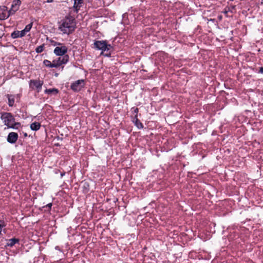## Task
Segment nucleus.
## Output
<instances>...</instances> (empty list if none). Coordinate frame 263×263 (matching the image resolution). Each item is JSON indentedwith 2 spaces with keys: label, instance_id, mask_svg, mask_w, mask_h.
<instances>
[{
  "label": "nucleus",
  "instance_id": "f257e3e1",
  "mask_svg": "<svg viewBox=\"0 0 263 263\" xmlns=\"http://www.w3.org/2000/svg\"><path fill=\"white\" fill-rule=\"evenodd\" d=\"M76 28V20L72 16L66 17L59 23V30L63 34H69L74 31Z\"/></svg>",
  "mask_w": 263,
  "mask_h": 263
},
{
  "label": "nucleus",
  "instance_id": "f03ea898",
  "mask_svg": "<svg viewBox=\"0 0 263 263\" xmlns=\"http://www.w3.org/2000/svg\"><path fill=\"white\" fill-rule=\"evenodd\" d=\"M1 119L8 128L17 129L21 126L20 122H15L13 115L10 112H3L1 114Z\"/></svg>",
  "mask_w": 263,
  "mask_h": 263
},
{
  "label": "nucleus",
  "instance_id": "7ed1b4c3",
  "mask_svg": "<svg viewBox=\"0 0 263 263\" xmlns=\"http://www.w3.org/2000/svg\"><path fill=\"white\" fill-rule=\"evenodd\" d=\"M93 45L95 48L102 51L101 54L106 57L110 56V50L112 49V46L110 44H108L106 41H97Z\"/></svg>",
  "mask_w": 263,
  "mask_h": 263
},
{
  "label": "nucleus",
  "instance_id": "20e7f679",
  "mask_svg": "<svg viewBox=\"0 0 263 263\" xmlns=\"http://www.w3.org/2000/svg\"><path fill=\"white\" fill-rule=\"evenodd\" d=\"M85 81L83 79L77 80L71 84V89L75 91H80L85 86Z\"/></svg>",
  "mask_w": 263,
  "mask_h": 263
},
{
  "label": "nucleus",
  "instance_id": "39448f33",
  "mask_svg": "<svg viewBox=\"0 0 263 263\" xmlns=\"http://www.w3.org/2000/svg\"><path fill=\"white\" fill-rule=\"evenodd\" d=\"M43 82L39 80H31L29 82V86L32 89H35L38 92L42 90Z\"/></svg>",
  "mask_w": 263,
  "mask_h": 263
},
{
  "label": "nucleus",
  "instance_id": "423d86ee",
  "mask_svg": "<svg viewBox=\"0 0 263 263\" xmlns=\"http://www.w3.org/2000/svg\"><path fill=\"white\" fill-rule=\"evenodd\" d=\"M68 50L67 47L64 45L61 46H57L53 51L54 53L58 56H64L66 55Z\"/></svg>",
  "mask_w": 263,
  "mask_h": 263
},
{
  "label": "nucleus",
  "instance_id": "0eeeda50",
  "mask_svg": "<svg viewBox=\"0 0 263 263\" xmlns=\"http://www.w3.org/2000/svg\"><path fill=\"white\" fill-rule=\"evenodd\" d=\"M0 20H4L8 18L10 15L9 11H8V8L6 6H0Z\"/></svg>",
  "mask_w": 263,
  "mask_h": 263
},
{
  "label": "nucleus",
  "instance_id": "6e6552de",
  "mask_svg": "<svg viewBox=\"0 0 263 263\" xmlns=\"http://www.w3.org/2000/svg\"><path fill=\"white\" fill-rule=\"evenodd\" d=\"M21 5L20 0H14L12 2L11 9L9 10L11 15L14 14L20 8Z\"/></svg>",
  "mask_w": 263,
  "mask_h": 263
},
{
  "label": "nucleus",
  "instance_id": "1a4fd4ad",
  "mask_svg": "<svg viewBox=\"0 0 263 263\" xmlns=\"http://www.w3.org/2000/svg\"><path fill=\"white\" fill-rule=\"evenodd\" d=\"M18 138V134L16 133L11 132L7 137V141L11 144L15 143Z\"/></svg>",
  "mask_w": 263,
  "mask_h": 263
},
{
  "label": "nucleus",
  "instance_id": "9d476101",
  "mask_svg": "<svg viewBox=\"0 0 263 263\" xmlns=\"http://www.w3.org/2000/svg\"><path fill=\"white\" fill-rule=\"evenodd\" d=\"M26 34L25 33V32H24V31L23 30L22 31L15 30L11 33V37L12 39H16L18 37H23Z\"/></svg>",
  "mask_w": 263,
  "mask_h": 263
},
{
  "label": "nucleus",
  "instance_id": "9b49d317",
  "mask_svg": "<svg viewBox=\"0 0 263 263\" xmlns=\"http://www.w3.org/2000/svg\"><path fill=\"white\" fill-rule=\"evenodd\" d=\"M57 62L59 63L61 66L62 64L67 63L69 60V56L68 55H65L64 56H60L55 59Z\"/></svg>",
  "mask_w": 263,
  "mask_h": 263
},
{
  "label": "nucleus",
  "instance_id": "f8f14e48",
  "mask_svg": "<svg viewBox=\"0 0 263 263\" xmlns=\"http://www.w3.org/2000/svg\"><path fill=\"white\" fill-rule=\"evenodd\" d=\"M133 122L134 123L135 125L139 129H142L143 127L142 123L140 121V120L138 119L137 116H134L132 119Z\"/></svg>",
  "mask_w": 263,
  "mask_h": 263
},
{
  "label": "nucleus",
  "instance_id": "ddd939ff",
  "mask_svg": "<svg viewBox=\"0 0 263 263\" xmlns=\"http://www.w3.org/2000/svg\"><path fill=\"white\" fill-rule=\"evenodd\" d=\"M83 3L82 0H74L73 8L76 12H78L80 10L81 7L82 6V4Z\"/></svg>",
  "mask_w": 263,
  "mask_h": 263
},
{
  "label": "nucleus",
  "instance_id": "4468645a",
  "mask_svg": "<svg viewBox=\"0 0 263 263\" xmlns=\"http://www.w3.org/2000/svg\"><path fill=\"white\" fill-rule=\"evenodd\" d=\"M7 97L8 100V105L9 106L12 107L14 105L15 99L16 96L12 95H7Z\"/></svg>",
  "mask_w": 263,
  "mask_h": 263
},
{
  "label": "nucleus",
  "instance_id": "2eb2a0df",
  "mask_svg": "<svg viewBox=\"0 0 263 263\" xmlns=\"http://www.w3.org/2000/svg\"><path fill=\"white\" fill-rule=\"evenodd\" d=\"M41 127V124L40 123L37 122H34L31 124L30 125V128L32 130L36 131L39 130Z\"/></svg>",
  "mask_w": 263,
  "mask_h": 263
},
{
  "label": "nucleus",
  "instance_id": "dca6fc26",
  "mask_svg": "<svg viewBox=\"0 0 263 263\" xmlns=\"http://www.w3.org/2000/svg\"><path fill=\"white\" fill-rule=\"evenodd\" d=\"M44 92L48 95H57L59 92V90L57 88L46 89Z\"/></svg>",
  "mask_w": 263,
  "mask_h": 263
},
{
  "label": "nucleus",
  "instance_id": "f3484780",
  "mask_svg": "<svg viewBox=\"0 0 263 263\" xmlns=\"http://www.w3.org/2000/svg\"><path fill=\"white\" fill-rule=\"evenodd\" d=\"M18 242V239L16 238H12L8 240V242L7 243V245L9 247H13L15 243Z\"/></svg>",
  "mask_w": 263,
  "mask_h": 263
},
{
  "label": "nucleus",
  "instance_id": "a211bd4d",
  "mask_svg": "<svg viewBox=\"0 0 263 263\" xmlns=\"http://www.w3.org/2000/svg\"><path fill=\"white\" fill-rule=\"evenodd\" d=\"M32 27V23H31L25 26V28L23 30L26 34L27 32L30 31V30H31Z\"/></svg>",
  "mask_w": 263,
  "mask_h": 263
},
{
  "label": "nucleus",
  "instance_id": "6ab92c4d",
  "mask_svg": "<svg viewBox=\"0 0 263 263\" xmlns=\"http://www.w3.org/2000/svg\"><path fill=\"white\" fill-rule=\"evenodd\" d=\"M44 45H42L39 46L36 48L35 51L37 53H41L44 50Z\"/></svg>",
  "mask_w": 263,
  "mask_h": 263
},
{
  "label": "nucleus",
  "instance_id": "aec40b11",
  "mask_svg": "<svg viewBox=\"0 0 263 263\" xmlns=\"http://www.w3.org/2000/svg\"><path fill=\"white\" fill-rule=\"evenodd\" d=\"M44 64L46 66L48 67H51L52 68V62H51L50 61L47 60H45L43 62Z\"/></svg>",
  "mask_w": 263,
  "mask_h": 263
},
{
  "label": "nucleus",
  "instance_id": "412c9836",
  "mask_svg": "<svg viewBox=\"0 0 263 263\" xmlns=\"http://www.w3.org/2000/svg\"><path fill=\"white\" fill-rule=\"evenodd\" d=\"M60 65L59 64V63H58V62H57L56 61V60H54L52 62V67H55V68H57V67H59Z\"/></svg>",
  "mask_w": 263,
  "mask_h": 263
},
{
  "label": "nucleus",
  "instance_id": "4be33fe9",
  "mask_svg": "<svg viewBox=\"0 0 263 263\" xmlns=\"http://www.w3.org/2000/svg\"><path fill=\"white\" fill-rule=\"evenodd\" d=\"M6 226L5 222L4 220L0 221V235L2 234V229Z\"/></svg>",
  "mask_w": 263,
  "mask_h": 263
},
{
  "label": "nucleus",
  "instance_id": "5701e85b",
  "mask_svg": "<svg viewBox=\"0 0 263 263\" xmlns=\"http://www.w3.org/2000/svg\"><path fill=\"white\" fill-rule=\"evenodd\" d=\"M132 109H133L134 116H138V108H133Z\"/></svg>",
  "mask_w": 263,
  "mask_h": 263
},
{
  "label": "nucleus",
  "instance_id": "b1692460",
  "mask_svg": "<svg viewBox=\"0 0 263 263\" xmlns=\"http://www.w3.org/2000/svg\"><path fill=\"white\" fill-rule=\"evenodd\" d=\"M54 45L57 46H64V45H63V44L59 43V42H55Z\"/></svg>",
  "mask_w": 263,
  "mask_h": 263
},
{
  "label": "nucleus",
  "instance_id": "393cba45",
  "mask_svg": "<svg viewBox=\"0 0 263 263\" xmlns=\"http://www.w3.org/2000/svg\"><path fill=\"white\" fill-rule=\"evenodd\" d=\"M51 206H52V203H48V204H47L46 205V207H48L49 209H50L51 208Z\"/></svg>",
  "mask_w": 263,
  "mask_h": 263
},
{
  "label": "nucleus",
  "instance_id": "a878e982",
  "mask_svg": "<svg viewBox=\"0 0 263 263\" xmlns=\"http://www.w3.org/2000/svg\"><path fill=\"white\" fill-rule=\"evenodd\" d=\"M259 72L260 73H263V67H261L259 68Z\"/></svg>",
  "mask_w": 263,
  "mask_h": 263
},
{
  "label": "nucleus",
  "instance_id": "bb28decb",
  "mask_svg": "<svg viewBox=\"0 0 263 263\" xmlns=\"http://www.w3.org/2000/svg\"><path fill=\"white\" fill-rule=\"evenodd\" d=\"M63 175H64V173L63 174H61V176H63Z\"/></svg>",
  "mask_w": 263,
  "mask_h": 263
}]
</instances>
